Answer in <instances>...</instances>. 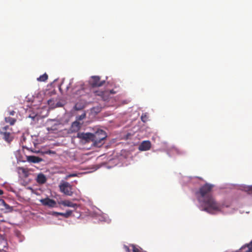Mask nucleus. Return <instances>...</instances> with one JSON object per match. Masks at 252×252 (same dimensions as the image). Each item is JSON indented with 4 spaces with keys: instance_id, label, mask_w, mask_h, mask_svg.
Returning a JSON list of instances; mask_svg holds the SVG:
<instances>
[{
    "instance_id": "1",
    "label": "nucleus",
    "mask_w": 252,
    "mask_h": 252,
    "mask_svg": "<svg viewBox=\"0 0 252 252\" xmlns=\"http://www.w3.org/2000/svg\"><path fill=\"white\" fill-rule=\"evenodd\" d=\"M198 201L200 203V210L211 214L221 212L223 208L230 206V203L218 202L213 195L207 196L204 199L198 198Z\"/></svg>"
},
{
    "instance_id": "2",
    "label": "nucleus",
    "mask_w": 252,
    "mask_h": 252,
    "mask_svg": "<svg viewBox=\"0 0 252 252\" xmlns=\"http://www.w3.org/2000/svg\"><path fill=\"white\" fill-rule=\"evenodd\" d=\"M214 185L206 183L199 189L198 194L200 195L199 198L204 199L207 196H212V191Z\"/></svg>"
},
{
    "instance_id": "3",
    "label": "nucleus",
    "mask_w": 252,
    "mask_h": 252,
    "mask_svg": "<svg viewBox=\"0 0 252 252\" xmlns=\"http://www.w3.org/2000/svg\"><path fill=\"white\" fill-rule=\"evenodd\" d=\"M107 134L106 132L102 130L98 129L94 133V145L97 147H100L103 143L102 142L106 138Z\"/></svg>"
},
{
    "instance_id": "4",
    "label": "nucleus",
    "mask_w": 252,
    "mask_h": 252,
    "mask_svg": "<svg viewBox=\"0 0 252 252\" xmlns=\"http://www.w3.org/2000/svg\"><path fill=\"white\" fill-rule=\"evenodd\" d=\"M59 188L60 191L66 195L71 196L73 194L72 186L68 182L61 183L59 185Z\"/></svg>"
},
{
    "instance_id": "5",
    "label": "nucleus",
    "mask_w": 252,
    "mask_h": 252,
    "mask_svg": "<svg viewBox=\"0 0 252 252\" xmlns=\"http://www.w3.org/2000/svg\"><path fill=\"white\" fill-rule=\"evenodd\" d=\"M0 134L3 136V138L8 143H10L13 139V135L12 129L7 126L2 128Z\"/></svg>"
},
{
    "instance_id": "6",
    "label": "nucleus",
    "mask_w": 252,
    "mask_h": 252,
    "mask_svg": "<svg viewBox=\"0 0 252 252\" xmlns=\"http://www.w3.org/2000/svg\"><path fill=\"white\" fill-rule=\"evenodd\" d=\"M105 81H100L98 76H93L89 80V84L92 87H100L103 85Z\"/></svg>"
},
{
    "instance_id": "7",
    "label": "nucleus",
    "mask_w": 252,
    "mask_h": 252,
    "mask_svg": "<svg viewBox=\"0 0 252 252\" xmlns=\"http://www.w3.org/2000/svg\"><path fill=\"white\" fill-rule=\"evenodd\" d=\"M77 137L85 140L86 142H89L92 141L94 143V133H78Z\"/></svg>"
},
{
    "instance_id": "8",
    "label": "nucleus",
    "mask_w": 252,
    "mask_h": 252,
    "mask_svg": "<svg viewBox=\"0 0 252 252\" xmlns=\"http://www.w3.org/2000/svg\"><path fill=\"white\" fill-rule=\"evenodd\" d=\"M40 201L44 206H48L50 207H54L56 206V201L54 200L50 199L48 197L40 199Z\"/></svg>"
},
{
    "instance_id": "9",
    "label": "nucleus",
    "mask_w": 252,
    "mask_h": 252,
    "mask_svg": "<svg viewBox=\"0 0 252 252\" xmlns=\"http://www.w3.org/2000/svg\"><path fill=\"white\" fill-rule=\"evenodd\" d=\"M94 94L95 95L100 96L104 101H107L110 98V93L109 91H96L94 92Z\"/></svg>"
},
{
    "instance_id": "10",
    "label": "nucleus",
    "mask_w": 252,
    "mask_h": 252,
    "mask_svg": "<svg viewBox=\"0 0 252 252\" xmlns=\"http://www.w3.org/2000/svg\"><path fill=\"white\" fill-rule=\"evenodd\" d=\"M151 144L149 141H144L140 145L139 149L140 151H147L151 148Z\"/></svg>"
},
{
    "instance_id": "11",
    "label": "nucleus",
    "mask_w": 252,
    "mask_h": 252,
    "mask_svg": "<svg viewBox=\"0 0 252 252\" xmlns=\"http://www.w3.org/2000/svg\"><path fill=\"white\" fill-rule=\"evenodd\" d=\"M60 204L63 206L72 207L74 209H75L78 206L77 204L74 203L71 201L67 200L61 201L60 202Z\"/></svg>"
},
{
    "instance_id": "12",
    "label": "nucleus",
    "mask_w": 252,
    "mask_h": 252,
    "mask_svg": "<svg viewBox=\"0 0 252 252\" xmlns=\"http://www.w3.org/2000/svg\"><path fill=\"white\" fill-rule=\"evenodd\" d=\"M36 181L39 184H43L46 182L47 178L43 173H39L37 176Z\"/></svg>"
},
{
    "instance_id": "13",
    "label": "nucleus",
    "mask_w": 252,
    "mask_h": 252,
    "mask_svg": "<svg viewBox=\"0 0 252 252\" xmlns=\"http://www.w3.org/2000/svg\"><path fill=\"white\" fill-rule=\"evenodd\" d=\"M27 159L29 162L32 163H38L42 160L41 158L34 156H27Z\"/></svg>"
},
{
    "instance_id": "14",
    "label": "nucleus",
    "mask_w": 252,
    "mask_h": 252,
    "mask_svg": "<svg viewBox=\"0 0 252 252\" xmlns=\"http://www.w3.org/2000/svg\"><path fill=\"white\" fill-rule=\"evenodd\" d=\"M80 88L79 89H78L73 92V94L76 95H83L84 94V93H85V88L84 87V85L81 84L80 85Z\"/></svg>"
},
{
    "instance_id": "15",
    "label": "nucleus",
    "mask_w": 252,
    "mask_h": 252,
    "mask_svg": "<svg viewBox=\"0 0 252 252\" xmlns=\"http://www.w3.org/2000/svg\"><path fill=\"white\" fill-rule=\"evenodd\" d=\"M80 123L77 121H75L72 124L71 130L72 131L76 132L80 129Z\"/></svg>"
},
{
    "instance_id": "16",
    "label": "nucleus",
    "mask_w": 252,
    "mask_h": 252,
    "mask_svg": "<svg viewBox=\"0 0 252 252\" xmlns=\"http://www.w3.org/2000/svg\"><path fill=\"white\" fill-rule=\"evenodd\" d=\"M170 151L172 153L175 154L176 155H182L184 153V152L183 151L175 147L171 148Z\"/></svg>"
},
{
    "instance_id": "17",
    "label": "nucleus",
    "mask_w": 252,
    "mask_h": 252,
    "mask_svg": "<svg viewBox=\"0 0 252 252\" xmlns=\"http://www.w3.org/2000/svg\"><path fill=\"white\" fill-rule=\"evenodd\" d=\"M5 121L7 123H9L10 125H13L16 122V119L15 118L7 117L5 118Z\"/></svg>"
},
{
    "instance_id": "18",
    "label": "nucleus",
    "mask_w": 252,
    "mask_h": 252,
    "mask_svg": "<svg viewBox=\"0 0 252 252\" xmlns=\"http://www.w3.org/2000/svg\"><path fill=\"white\" fill-rule=\"evenodd\" d=\"M48 78V75L45 73L42 75H40L38 78H37V80L39 82H45Z\"/></svg>"
},
{
    "instance_id": "19",
    "label": "nucleus",
    "mask_w": 252,
    "mask_h": 252,
    "mask_svg": "<svg viewBox=\"0 0 252 252\" xmlns=\"http://www.w3.org/2000/svg\"><path fill=\"white\" fill-rule=\"evenodd\" d=\"M72 213V211L71 210H67L65 213H57V214L59 215L62 216L66 218H68L70 216H71Z\"/></svg>"
},
{
    "instance_id": "20",
    "label": "nucleus",
    "mask_w": 252,
    "mask_h": 252,
    "mask_svg": "<svg viewBox=\"0 0 252 252\" xmlns=\"http://www.w3.org/2000/svg\"><path fill=\"white\" fill-rule=\"evenodd\" d=\"M0 245H1V246H0V249L3 250L4 248L7 247V242L6 240L4 239H2L0 240Z\"/></svg>"
},
{
    "instance_id": "21",
    "label": "nucleus",
    "mask_w": 252,
    "mask_h": 252,
    "mask_svg": "<svg viewBox=\"0 0 252 252\" xmlns=\"http://www.w3.org/2000/svg\"><path fill=\"white\" fill-rule=\"evenodd\" d=\"M141 121L145 123L148 120V116L146 113L142 114L141 117Z\"/></svg>"
},
{
    "instance_id": "22",
    "label": "nucleus",
    "mask_w": 252,
    "mask_h": 252,
    "mask_svg": "<svg viewBox=\"0 0 252 252\" xmlns=\"http://www.w3.org/2000/svg\"><path fill=\"white\" fill-rule=\"evenodd\" d=\"M131 247L132 248L133 252H140V249L136 247L134 245H131Z\"/></svg>"
},
{
    "instance_id": "23",
    "label": "nucleus",
    "mask_w": 252,
    "mask_h": 252,
    "mask_svg": "<svg viewBox=\"0 0 252 252\" xmlns=\"http://www.w3.org/2000/svg\"><path fill=\"white\" fill-rule=\"evenodd\" d=\"M76 176H77V175L76 173L69 174L65 176V179L67 180V179H69V178L74 177H76Z\"/></svg>"
},
{
    "instance_id": "24",
    "label": "nucleus",
    "mask_w": 252,
    "mask_h": 252,
    "mask_svg": "<svg viewBox=\"0 0 252 252\" xmlns=\"http://www.w3.org/2000/svg\"><path fill=\"white\" fill-rule=\"evenodd\" d=\"M44 154H48V155H50V154H56V152L55 151H52V150H47V151H46L44 152Z\"/></svg>"
},
{
    "instance_id": "25",
    "label": "nucleus",
    "mask_w": 252,
    "mask_h": 252,
    "mask_svg": "<svg viewBox=\"0 0 252 252\" xmlns=\"http://www.w3.org/2000/svg\"><path fill=\"white\" fill-rule=\"evenodd\" d=\"M248 252H252V241L249 245H248Z\"/></svg>"
},
{
    "instance_id": "26",
    "label": "nucleus",
    "mask_w": 252,
    "mask_h": 252,
    "mask_svg": "<svg viewBox=\"0 0 252 252\" xmlns=\"http://www.w3.org/2000/svg\"><path fill=\"white\" fill-rule=\"evenodd\" d=\"M86 117V114L85 113L81 115L80 116H79L78 117V120H82L83 119H84Z\"/></svg>"
},
{
    "instance_id": "27",
    "label": "nucleus",
    "mask_w": 252,
    "mask_h": 252,
    "mask_svg": "<svg viewBox=\"0 0 252 252\" xmlns=\"http://www.w3.org/2000/svg\"><path fill=\"white\" fill-rule=\"evenodd\" d=\"M82 108V107L79 106V104L78 103L76 104L75 105V109L77 110H81Z\"/></svg>"
},
{
    "instance_id": "28",
    "label": "nucleus",
    "mask_w": 252,
    "mask_h": 252,
    "mask_svg": "<svg viewBox=\"0 0 252 252\" xmlns=\"http://www.w3.org/2000/svg\"><path fill=\"white\" fill-rule=\"evenodd\" d=\"M9 115L13 116L15 114V112L14 110H11L8 111Z\"/></svg>"
},
{
    "instance_id": "29",
    "label": "nucleus",
    "mask_w": 252,
    "mask_h": 252,
    "mask_svg": "<svg viewBox=\"0 0 252 252\" xmlns=\"http://www.w3.org/2000/svg\"><path fill=\"white\" fill-rule=\"evenodd\" d=\"M124 248L127 252H130V250L129 248H128V247H127V246H125Z\"/></svg>"
},
{
    "instance_id": "30",
    "label": "nucleus",
    "mask_w": 252,
    "mask_h": 252,
    "mask_svg": "<svg viewBox=\"0 0 252 252\" xmlns=\"http://www.w3.org/2000/svg\"><path fill=\"white\" fill-rule=\"evenodd\" d=\"M1 201L3 203V204L4 205V206L7 208L8 207H9V205L8 204H7L5 201L3 200H1Z\"/></svg>"
},
{
    "instance_id": "31",
    "label": "nucleus",
    "mask_w": 252,
    "mask_h": 252,
    "mask_svg": "<svg viewBox=\"0 0 252 252\" xmlns=\"http://www.w3.org/2000/svg\"><path fill=\"white\" fill-rule=\"evenodd\" d=\"M71 84H72V82H70L68 85L66 87V89L67 90H68V89L69 88L70 86H71Z\"/></svg>"
},
{
    "instance_id": "32",
    "label": "nucleus",
    "mask_w": 252,
    "mask_h": 252,
    "mask_svg": "<svg viewBox=\"0 0 252 252\" xmlns=\"http://www.w3.org/2000/svg\"><path fill=\"white\" fill-rule=\"evenodd\" d=\"M110 94H114L115 93V92H114L113 90L109 91Z\"/></svg>"
},
{
    "instance_id": "33",
    "label": "nucleus",
    "mask_w": 252,
    "mask_h": 252,
    "mask_svg": "<svg viewBox=\"0 0 252 252\" xmlns=\"http://www.w3.org/2000/svg\"><path fill=\"white\" fill-rule=\"evenodd\" d=\"M3 194V191L2 189H0V195H2Z\"/></svg>"
},
{
    "instance_id": "34",
    "label": "nucleus",
    "mask_w": 252,
    "mask_h": 252,
    "mask_svg": "<svg viewBox=\"0 0 252 252\" xmlns=\"http://www.w3.org/2000/svg\"><path fill=\"white\" fill-rule=\"evenodd\" d=\"M21 169H22L23 172L24 171L25 169L24 168L21 167Z\"/></svg>"
},
{
    "instance_id": "35",
    "label": "nucleus",
    "mask_w": 252,
    "mask_h": 252,
    "mask_svg": "<svg viewBox=\"0 0 252 252\" xmlns=\"http://www.w3.org/2000/svg\"><path fill=\"white\" fill-rule=\"evenodd\" d=\"M63 84H64L63 81V82H62V84H61V86H63Z\"/></svg>"
},
{
    "instance_id": "36",
    "label": "nucleus",
    "mask_w": 252,
    "mask_h": 252,
    "mask_svg": "<svg viewBox=\"0 0 252 252\" xmlns=\"http://www.w3.org/2000/svg\"><path fill=\"white\" fill-rule=\"evenodd\" d=\"M20 241H22V239H20Z\"/></svg>"
}]
</instances>
